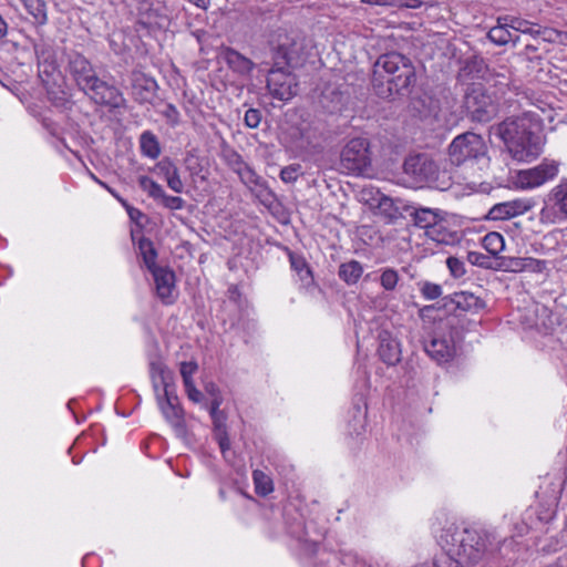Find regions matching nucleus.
<instances>
[{"instance_id": "obj_1", "label": "nucleus", "mask_w": 567, "mask_h": 567, "mask_svg": "<svg viewBox=\"0 0 567 567\" xmlns=\"http://www.w3.org/2000/svg\"><path fill=\"white\" fill-rule=\"evenodd\" d=\"M272 66L268 71L267 89L279 101H289L298 93L296 75L289 68L303 62V40L297 32L277 31L270 40Z\"/></svg>"}, {"instance_id": "obj_2", "label": "nucleus", "mask_w": 567, "mask_h": 567, "mask_svg": "<svg viewBox=\"0 0 567 567\" xmlns=\"http://www.w3.org/2000/svg\"><path fill=\"white\" fill-rule=\"evenodd\" d=\"M417 76L413 62L396 51L381 54L373 63L371 85L374 94L393 101L411 95Z\"/></svg>"}, {"instance_id": "obj_3", "label": "nucleus", "mask_w": 567, "mask_h": 567, "mask_svg": "<svg viewBox=\"0 0 567 567\" xmlns=\"http://www.w3.org/2000/svg\"><path fill=\"white\" fill-rule=\"evenodd\" d=\"M64 56L65 72L91 102L110 111L126 107L127 102L121 90L101 79L84 54L70 50L64 52Z\"/></svg>"}, {"instance_id": "obj_4", "label": "nucleus", "mask_w": 567, "mask_h": 567, "mask_svg": "<svg viewBox=\"0 0 567 567\" xmlns=\"http://www.w3.org/2000/svg\"><path fill=\"white\" fill-rule=\"evenodd\" d=\"M492 130L516 161H532L542 152L539 136L530 130V122L526 117H507Z\"/></svg>"}, {"instance_id": "obj_5", "label": "nucleus", "mask_w": 567, "mask_h": 567, "mask_svg": "<svg viewBox=\"0 0 567 567\" xmlns=\"http://www.w3.org/2000/svg\"><path fill=\"white\" fill-rule=\"evenodd\" d=\"M499 94L481 83L470 84L463 96V109L467 118L476 123H487L498 113Z\"/></svg>"}, {"instance_id": "obj_6", "label": "nucleus", "mask_w": 567, "mask_h": 567, "mask_svg": "<svg viewBox=\"0 0 567 567\" xmlns=\"http://www.w3.org/2000/svg\"><path fill=\"white\" fill-rule=\"evenodd\" d=\"M476 529L450 524L442 528L437 536V544L443 554L433 563V567H463L458 560L461 549L464 547L463 542L476 540Z\"/></svg>"}, {"instance_id": "obj_7", "label": "nucleus", "mask_w": 567, "mask_h": 567, "mask_svg": "<svg viewBox=\"0 0 567 567\" xmlns=\"http://www.w3.org/2000/svg\"><path fill=\"white\" fill-rule=\"evenodd\" d=\"M341 172L354 176H369L372 172V158L368 138L350 140L340 153Z\"/></svg>"}, {"instance_id": "obj_8", "label": "nucleus", "mask_w": 567, "mask_h": 567, "mask_svg": "<svg viewBox=\"0 0 567 567\" xmlns=\"http://www.w3.org/2000/svg\"><path fill=\"white\" fill-rule=\"evenodd\" d=\"M487 146L483 137L473 132L457 135L449 146V156L452 164L460 166L467 162H488Z\"/></svg>"}, {"instance_id": "obj_9", "label": "nucleus", "mask_w": 567, "mask_h": 567, "mask_svg": "<svg viewBox=\"0 0 567 567\" xmlns=\"http://www.w3.org/2000/svg\"><path fill=\"white\" fill-rule=\"evenodd\" d=\"M326 132L323 121L319 118L302 120L292 127L289 136L293 147L300 153L315 154L322 147Z\"/></svg>"}, {"instance_id": "obj_10", "label": "nucleus", "mask_w": 567, "mask_h": 567, "mask_svg": "<svg viewBox=\"0 0 567 567\" xmlns=\"http://www.w3.org/2000/svg\"><path fill=\"white\" fill-rule=\"evenodd\" d=\"M131 95L137 104H153L157 99L158 85L154 78L138 69L130 74Z\"/></svg>"}, {"instance_id": "obj_11", "label": "nucleus", "mask_w": 567, "mask_h": 567, "mask_svg": "<svg viewBox=\"0 0 567 567\" xmlns=\"http://www.w3.org/2000/svg\"><path fill=\"white\" fill-rule=\"evenodd\" d=\"M403 171L416 184L431 183L437 177L436 164L425 154H417L405 158Z\"/></svg>"}, {"instance_id": "obj_12", "label": "nucleus", "mask_w": 567, "mask_h": 567, "mask_svg": "<svg viewBox=\"0 0 567 567\" xmlns=\"http://www.w3.org/2000/svg\"><path fill=\"white\" fill-rule=\"evenodd\" d=\"M414 220V225L424 228L426 236H429L432 240L437 243L445 241V235L443 233L444 218L441 215L440 209L432 208H415V210L411 214Z\"/></svg>"}, {"instance_id": "obj_13", "label": "nucleus", "mask_w": 567, "mask_h": 567, "mask_svg": "<svg viewBox=\"0 0 567 567\" xmlns=\"http://www.w3.org/2000/svg\"><path fill=\"white\" fill-rule=\"evenodd\" d=\"M559 172V163L544 159L537 166L518 173V183L523 188H535L554 179Z\"/></svg>"}, {"instance_id": "obj_14", "label": "nucleus", "mask_w": 567, "mask_h": 567, "mask_svg": "<svg viewBox=\"0 0 567 567\" xmlns=\"http://www.w3.org/2000/svg\"><path fill=\"white\" fill-rule=\"evenodd\" d=\"M157 404L167 422L176 430L184 429V410L176 394L175 385L163 389V393L157 394Z\"/></svg>"}, {"instance_id": "obj_15", "label": "nucleus", "mask_w": 567, "mask_h": 567, "mask_svg": "<svg viewBox=\"0 0 567 567\" xmlns=\"http://www.w3.org/2000/svg\"><path fill=\"white\" fill-rule=\"evenodd\" d=\"M442 308L454 316L463 312L477 313L485 308V301L472 292L460 291L442 299Z\"/></svg>"}, {"instance_id": "obj_16", "label": "nucleus", "mask_w": 567, "mask_h": 567, "mask_svg": "<svg viewBox=\"0 0 567 567\" xmlns=\"http://www.w3.org/2000/svg\"><path fill=\"white\" fill-rule=\"evenodd\" d=\"M137 11L145 23L165 27L169 23L174 10L167 0H142L138 2Z\"/></svg>"}, {"instance_id": "obj_17", "label": "nucleus", "mask_w": 567, "mask_h": 567, "mask_svg": "<svg viewBox=\"0 0 567 567\" xmlns=\"http://www.w3.org/2000/svg\"><path fill=\"white\" fill-rule=\"evenodd\" d=\"M243 184L256 194L261 203H271L275 200V193L268 187L267 182L257 174V172L246 163L236 173Z\"/></svg>"}, {"instance_id": "obj_18", "label": "nucleus", "mask_w": 567, "mask_h": 567, "mask_svg": "<svg viewBox=\"0 0 567 567\" xmlns=\"http://www.w3.org/2000/svg\"><path fill=\"white\" fill-rule=\"evenodd\" d=\"M476 540L463 542L464 547L461 549L458 560L461 566L463 564L476 565L482 561L489 553V546L492 545L487 534L476 530Z\"/></svg>"}, {"instance_id": "obj_19", "label": "nucleus", "mask_w": 567, "mask_h": 567, "mask_svg": "<svg viewBox=\"0 0 567 567\" xmlns=\"http://www.w3.org/2000/svg\"><path fill=\"white\" fill-rule=\"evenodd\" d=\"M138 185L150 197L158 200L167 209L179 210L185 206V200L182 197L167 195L163 187L148 176H140Z\"/></svg>"}, {"instance_id": "obj_20", "label": "nucleus", "mask_w": 567, "mask_h": 567, "mask_svg": "<svg viewBox=\"0 0 567 567\" xmlns=\"http://www.w3.org/2000/svg\"><path fill=\"white\" fill-rule=\"evenodd\" d=\"M534 206L532 199H513L494 205L488 212V218L493 220L509 219L528 212Z\"/></svg>"}, {"instance_id": "obj_21", "label": "nucleus", "mask_w": 567, "mask_h": 567, "mask_svg": "<svg viewBox=\"0 0 567 567\" xmlns=\"http://www.w3.org/2000/svg\"><path fill=\"white\" fill-rule=\"evenodd\" d=\"M155 281L156 295L165 305L174 302L175 274L167 267H158L150 271Z\"/></svg>"}, {"instance_id": "obj_22", "label": "nucleus", "mask_w": 567, "mask_h": 567, "mask_svg": "<svg viewBox=\"0 0 567 567\" xmlns=\"http://www.w3.org/2000/svg\"><path fill=\"white\" fill-rule=\"evenodd\" d=\"M350 100L348 92L342 91L339 86L328 85L323 89L319 103L328 113L334 114L342 112Z\"/></svg>"}, {"instance_id": "obj_23", "label": "nucleus", "mask_w": 567, "mask_h": 567, "mask_svg": "<svg viewBox=\"0 0 567 567\" xmlns=\"http://www.w3.org/2000/svg\"><path fill=\"white\" fill-rule=\"evenodd\" d=\"M424 350L439 364L452 361L456 354L455 343L451 338H433L425 343Z\"/></svg>"}, {"instance_id": "obj_24", "label": "nucleus", "mask_w": 567, "mask_h": 567, "mask_svg": "<svg viewBox=\"0 0 567 567\" xmlns=\"http://www.w3.org/2000/svg\"><path fill=\"white\" fill-rule=\"evenodd\" d=\"M287 254L290 262V267L298 275L301 286L310 291L318 287L312 269L306 258L287 248Z\"/></svg>"}, {"instance_id": "obj_25", "label": "nucleus", "mask_w": 567, "mask_h": 567, "mask_svg": "<svg viewBox=\"0 0 567 567\" xmlns=\"http://www.w3.org/2000/svg\"><path fill=\"white\" fill-rule=\"evenodd\" d=\"M220 56L227 66L240 76H249L255 69V63L249 58L230 47L223 48Z\"/></svg>"}, {"instance_id": "obj_26", "label": "nucleus", "mask_w": 567, "mask_h": 567, "mask_svg": "<svg viewBox=\"0 0 567 567\" xmlns=\"http://www.w3.org/2000/svg\"><path fill=\"white\" fill-rule=\"evenodd\" d=\"M378 354L386 365H395L401 361L400 343L388 331L379 334Z\"/></svg>"}, {"instance_id": "obj_27", "label": "nucleus", "mask_w": 567, "mask_h": 567, "mask_svg": "<svg viewBox=\"0 0 567 567\" xmlns=\"http://www.w3.org/2000/svg\"><path fill=\"white\" fill-rule=\"evenodd\" d=\"M319 567H372L364 559L355 554H334L329 553L326 559H320Z\"/></svg>"}, {"instance_id": "obj_28", "label": "nucleus", "mask_w": 567, "mask_h": 567, "mask_svg": "<svg viewBox=\"0 0 567 567\" xmlns=\"http://www.w3.org/2000/svg\"><path fill=\"white\" fill-rule=\"evenodd\" d=\"M156 168L158 169L159 174H162L165 177L167 186L172 190L178 194L183 193L184 184L181 179L179 171L169 158H163L161 162L157 163Z\"/></svg>"}, {"instance_id": "obj_29", "label": "nucleus", "mask_w": 567, "mask_h": 567, "mask_svg": "<svg viewBox=\"0 0 567 567\" xmlns=\"http://www.w3.org/2000/svg\"><path fill=\"white\" fill-rule=\"evenodd\" d=\"M508 17L498 18V24L489 29L487 38L497 45H505L511 41L514 44L517 43L519 41V37H513V34L508 31Z\"/></svg>"}, {"instance_id": "obj_30", "label": "nucleus", "mask_w": 567, "mask_h": 567, "mask_svg": "<svg viewBox=\"0 0 567 567\" xmlns=\"http://www.w3.org/2000/svg\"><path fill=\"white\" fill-rule=\"evenodd\" d=\"M39 56V75L43 82H48L49 79L59 73V65L55 59L53 50L43 49L38 51Z\"/></svg>"}, {"instance_id": "obj_31", "label": "nucleus", "mask_w": 567, "mask_h": 567, "mask_svg": "<svg viewBox=\"0 0 567 567\" xmlns=\"http://www.w3.org/2000/svg\"><path fill=\"white\" fill-rule=\"evenodd\" d=\"M21 2L34 25L42 27L47 24L48 3L45 0H21Z\"/></svg>"}, {"instance_id": "obj_32", "label": "nucleus", "mask_w": 567, "mask_h": 567, "mask_svg": "<svg viewBox=\"0 0 567 567\" xmlns=\"http://www.w3.org/2000/svg\"><path fill=\"white\" fill-rule=\"evenodd\" d=\"M151 378L154 391H158V382H162L163 389L174 385L173 372L161 361H154L150 365Z\"/></svg>"}, {"instance_id": "obj_33", "label": "nucleus", "mask_w": 567, "mask_h": 567, "mask_svg": "<svg viewBox=\"0 0 567 567\" xmlns=\"http://www.w3.org/2000/svg\"><path fill=\"white\" fill-rule=\"evenodd\" d=\"M363 274V267L358 260H350L339 266L338 276L347 285H355Z\"/></svg>"}, {"instance_id": "obj_34", "label": "nucleus", "mask_w": 567, "mask_h": 567, "mask_svg": "<svg viewBox=\"0 0 567 567\" xmlns=\"http://www.w3.org/2000/svg\"><path fill=\"white\" fill-rule=\"evenodd\" d=\"M549 200L567 218V178L551 188L548 194Z\"/></svg>"}, {"instance_id": "obj_35", "label": "nucleus", "mask_w": 567, "mask_h": 567, "mask_svg": "<svg viewBox=\"0 0 567 567\" xmlns=\"http://www.w3.org/2000/svg\"><path fill=\"white\" fill-rule=\"evenodd\" d=\"M140 147L143 155L155 159L161 154V146L156 135L151 131H145L140 136Z\"/></svg>"}, {"instance_id": "obj_36", "label": "nucleus", "mask_w": 567, "mask_h": 567, "mask_svg": "<svg viewBox=\"0 0 567 567\" xmlns=\"http://www.w3.org/2000/svg\"><path fill=\"white\" fill-rule=\"evenodd\" d=\"M138 250L148 271L159 267L156 265L157 251L151 239L142 237L138 241Z\"/></svg>"}, {"instance_id": "obj_37", "label": "nucleus", "mask_w": 567, "mask_h": 567, "mask_svg": "<svg viewBox=\"0 0 567 567\" xmlns=\"http://www.w3.org/2000/svg\"><path fill=\"white\" fill-rule=\"evenodd\" d=\"M483 247L494 258H498L497 255L504 249V238L499 233L491 231L486 234L482 240Z\"/></svg>"}, {"instance_id": "obj_38", "label": "nucleus", "mask_w": 567, "mask_h": 567, "mask_svg": "<svg viewBox=\"0 0 567 567\" xmlns=\"http://www.w3.org/2000/svg\"><path fill=\"white\" fill-rule=\"evenodd\" d=\"M221 158L234 173H237L246 164L243 156L226 144L221 147Z\"/></svg>"}, {"instance_id": "obj_39", "label": "nucleus", "mask_w": 567, "mask_h": 567, "mask_svg": "<svg viewBox=\"0 0 567 567\" xmlns=\"http://www.w3.org/2000/svg\"><path fill=\"white\" fill-rule=\"evenodd\" d=\"M467 261L473 266L497 270V258L480 251H468Z\"/></svg>"}, {"instance_id": "obj_40", "label": "nucleus", "mask_w": 567, "mask_h": 567, "mask_svg": "<svg viewBox=\"0 0 567 567\" xmlns=\"http://www.w3.org/2000/svg\"><path fill=\"white\" fill-rule=\"evenodd\" d=\"M252 478L255 483L256 494L259 496H267L274 491V484L271 478L266 475L264 472L256 470L252 473Z\"/></svg>"}, {"instance_id": "obj_41", "label": "nucleus", "mask_w": 567, "mask_h": 567, "mask_svg": "<svg viewBox=\"0 0 567 567\" xmlns=\"http://www.w3.org/2000/svg\"><path fill=\"white\" fill-rule=\"evenodd\" d=\"M508 21H509V24H508L509 28H512L515 31L530 34L532 37H540V34H542V28L540 27L535 28L536 24H534L527 20H524L520 18H508Z\"/></svg>"}, {"instance_id": "obj_42", "label": "nucleus", "mask_w": 567, "mask_h": 567, "mask_svg": "<svg viewBox=\"0 0 567 567\" xmlns=\"http://www.w3.org/2000/svg\"><path fill=\"white\" fill-rule=\"evenodd\" d=\"M487 85L486 87H491V90H496L499 94V100L506 93L509 87L511 78L505 73H495L491 74L488 79H486Z\"/></svg>"}, {"instance_id": "obj_43", "label": "nucleus", "mask_w": 567, "mask_h": 567, "mask_svg": "<svg viewBox=\"0 0 567 567\" xmlns=\"http://www.w3.org/2000/svg\"><path fill=\"white\" fill-rule=\"evenodd\" d=\"M497 270L522 272L524 271V257H499L497 258Z\"/></svg>"}, {"instance_id": "obj_44", "label": "nucleus", "mask_w": 567, "mask_h": 567, "mask_svg": "<svg viewBox=\"0 0 567 567\" xmlns=\"http://www.w3.org/2000/svg\"><path fill=\"white\" fill-rule=\"evenodd\" d=\"M399 281V274L393 268H385L382 270L380 277V284L382 288L386 291H392L395 289Z\"/></svg>"}, {"instance_id": "obj_45", "label": "nucleus", "mask_w": 567, "mask_h": 567, "mask_svg": "<svg viewBox=\"0 0 567 567\" xmlns=\"http://www.w3.org/2000/svg\"><path fill=\"white\" fill-rule=\"evenodd\" d=\"M300 175H302V166L297 163L285 166L279 174L280 179L287 184L295 183Z\"/></svg>"}, {"instance_id": "obj_46", "label": "nucleus", "mask_w": 567, "mask_h": 567, "mask_svg": "<svg viewBox=\"0 0 567 567\" xmlns=\"http://www.w3.org/2000/svg\"><path fill=\"white\" fill-rule=\"evenodd\" d=\"M378 200V208L386 217H394L398 214V207H395L392 198L381 194Z\"/></svg>"}, {"instance_id": "obj_47", "label": "nucleus", "mask_w": 567, "mask_h": 567, "mask_svg": "<svg viewBox=\"0 0 567 567\" xmlns=\"http://www.w3.org/2000/svg\"><path fill=\"white\" fill-rule=\"evenodd\" d=\"M547 270V261L532 257H524V271L542 274Z\"/></svg>"}, {"instance_id": "obj_48", "label": "nucleus", "mask_w": 567, "mask_h": 567, "mask_svg": "<svg viewBox=\"0 0 567 567\" xmlns=\"http://www.w3.org/2000/svg\"><path fill=\"white\" fill-rule=\"evenodd\" d=\"M198 370V364L196 361H184L181 363V375L183 378V383H192L193 381V374Z\"/></svg>"}, {"instance_id": "obj_49", "label": "nucleus", "mask_w": 567, "mask_h": 567, "mask_svg": "<svg viewBox=\"0 0 567 567\" xmlns=\"http://www.w3.org/2000/svg\"><path fill=\"white\" fill-rule=\"evenodd\" d=\"M421 293L426 300H435L442 295V287L437 284L425 281L422 284Z\"/></svg>"}, {"instance_id": "obj_50", "label": "nucleus", "mask_w": 567, "mask_h": 567, "mask_svg": "<svg viewBox=\"0 0 567 567\" xmlns=\"http://www.w3.org/2000/svg\"><path fill=\"white\" fill-rule=\"evenodd\" d=\"M446 265H447V268H449L451 275L454 278H461L466 272L464 262L456 257L450 256L446 259Z\"/></svg>"}, {"instance_id": "obj_51", "label": "nucleus", "mask_w": 567, "mask_h": 567, "mask_svg": "<svg viewBox=\"0 0 567 567\" xmlns=\"http://www.w3.org/2000/svg\"><path fill=\"white\" fill-rule=\"evenodd\" d=\"M262 115L258 109H248L245 113L244 122L249 128H257L261 122Z\"/></svg>"}, {"instance_id": "obj_52", "label": "nucleus", "mask_w": 567, "mask_h": 567, "mask_svg": "<svg viewBox=\"0 0 567 567\" xmlns=\"http://www.w3.org/2000/svg\"><path fill=\"white\" fill-rule=\"evenodd\" d=\"M565 483H566L565 475H559V476L554 477V481L550 483V485L553 486L551 497L555 501L560 499Z\"/></svg>"}, {"instance_id": "obj_53", "label": "nucleus", "mask_w": 567, "mask_h": 567, "mask_svg": "<svg viewBox=\"0 0 567 567\" xmlns=\"http://www.w3.org/2000/svg\"><path fill=\"white\" fill-rule=\"evenodd\" d=\"M486 68L485 61L482 58L474 56L466 63V69L470 73H481Z\"/></svg>"}, {"instance_id": "obj_54", "label": "nucleus", "mask_w": 567, "mask_h": 567, "mask_svg": "<svg viewBox=\"0 0 567 567\" xmlns=\"http://www.w3.org/2000/svg\"><path fill=\"white\" fill-rule=\"evenodd\" d=\"M163 115L172 123L177 124L179 120V112L174 104H167L163 111Z\"/></svg>"}, {"instance_id": "obj_55", "label": "nucleus", "mask_w": 567, "mask_h": 567, "mask_svg": "<svg viewBox=\"0 0 567 567\" xmlns=\"http://www.w3.org/2000/svg\"><path fill=\"white\" fill-rule=\"evenodd\" d=\"M187 396L190 401L198 403L203 398V393L196 389L194 382L184 384Z\"/></svg>"}, {"instance_id": "obj_56", "label": "nucleus", "mask_w": 567, "mask_h": 567, "mask_svg": "<svg viewBox=\"0 0 567 567\" xmlns=\"http://www.w3.org/2000/svg\"><path fill=\"white\" fill-rule=\"evenodd\" d=\"M223 403V396L220 393H217L214 399H212L210 405H209V414L210 417L215 415H221V411L219 410L220 405Z\"/></svg>"}, {"instance_id": "obj_57", "label": "nucleus", "mask_w": 567, "mask_h": 567, "mask_svg": "<svg viewBox=\"0 0 567 567\" xmlns=\"http://www.w3.org/2000/svg\"><path fill=\"white\" fill-rule=\"evenodd\" d=\"M402 0H361V3L381 6V7H399Z\"/></svg>"}, {"instance_id": "obj_58", "label": "nucleus", "mask_w": 567, "mask_h": 567, "mask_svg": "<svg viewBox=\"0 0 567 567\" xmlns=\"http://www.w3.org/2000/svg\"><path fill=\"white\" fill-rule=\"evenodd\" d=\"M540 35L547 41L555 42L558 40V38H561L563 33L554 29L545 28L542 29Z\"/></svg>"}, {"instance_id": "obj_59", "label": "nucleus", "mask_w": 567, "mask_h": 567, "mask_svg": "<svg viewBox=\"0 0 567 567\" xmlns=\"http://www.w3.org/2000/svg\"><path fill=\"white\" fill-rule=\"evenodd\" d=\"M212 420H213L214 427L217 432L226 431V424H225L226 416L224 415V413H221V415L213 416Z\"/></svg>"}, {"instance_id": "obj_60", "label": "nucleus", "mask_w": 567, "mask_h": 567, "mask_svg": "<svg viewBox=\"0 0 567 567\" xmlns=\"http://www.w3.org/2000/svg\"><path fill=\"white\" fill-rule=\"evenodd\" d=\"M217 439H218L219 447H220L221 452L224 453L226 450L229 449V445H230L226 431L217 432Z\"/></svg>"}, {"instance_id": "obj_61", "label": "nucleus", "mask_w": 567, "mask_h": 567, "mask_svg": "<svg viewBox=\"0 0 567 567\" xmlns=\"http://www.w3.org/2000/svg\"><path fill=\"white\" fill-rule=\"evenodd\" d=\"M121 202H122V204L126 207L127 213H128V215H130V217H131L132 219H135L136 217L143 216L142 212H141V210H138L137 208L131 207V206H130V205H127V204H126V202H124V200H121Z\"/></svg>"}, {"instance_id": "obj_62", "label": "nucleus", "mask_w": 567, "mask_h": 567, "mask_svg": "<svg viewBox=\"0 0 567 567\" xmlns=\"http://www.w3.org/2000/svg\"><path fill=\"white\" fill-rule=\"evenodd\" d=\"M205 390H206V392H207V393H209V394L212 395V398H213V399L215 398V395H216L217 393H220V392H219V390H218V388H217L214 383H209V384H207V385L205 386Z\"/></svg>"}, {"instance_id": "obj_63", "label": "nucleus", "mask_w": 567, "mask_h": 567, "mask_svg": "<svg viewBox=\"0 0 567 567\" xmlns=\"http://www.w3.org/2000/svg\"><path fill=\"white\" fill-rule=\"evenodd\" d=\"M189 1L200 9H207L210 4V0H189Z\"/></svg>"}, {"instance_id": "obj_64", "label": "nucleus", "mask_w": 567, "mask_h": 567, "mask_svg": "<svg viewBox=\"0 0 567 567\" xmlns=\"http://www.w3.org/2000/svg\"><path fill=\"white\" fill-rule=\"evenodd\" d=\"M7 31H8V25H7L6 21L2 19V17L0 16V39H2L7 34Z\"/></svg>"}]
</instances>
